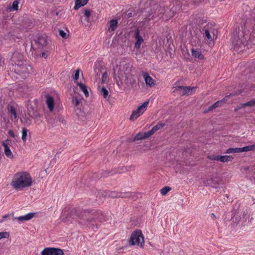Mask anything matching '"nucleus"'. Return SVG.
<instances>
[{"instance_id": "40", "label": "nucleus", "mask_w": 255, "mask_h": 255, "mask_svg": "<svg viewBox=\"0 0 255 255\" xmlns=\"http://www.w3.org/2000/svg\"><path fill=\"white\" fill-rule=\"evenodd\" d=\"M24 22L25 23V24L22 25L23 28L26 29H30L32 26V22H31L28 19H25Z\"/></svg>"}, {"instance_id": "16", "label": "nucleus", "mask_w": 255, "mask_h": 255, "mask_svg": "<svg viewBox=\"0 0 255 255\" xmlns=\"http://www.w3.org/2000/svg\"><path fill=\"white\" fill-rule=\"evenodd\" d=\"M7 110L11 120L17 119L16 110L13 106L8 105L7 106Z\"/></svg>"}, {"instance_id": "15", "label": "nucleus", "mask_w": 255, "mask_h": 255, "mask_svg": "<svg viewBox=\"0 0 255 255\" xmlns=\"http://www.w3.org/2000/svg\"><path fill=\"white\" fill-rule=\"evenodd\" d=\"M231 96H233V94H230L229 95L226 96L225 98H224L223 100L217 101L213 105L209 107L208 110L212 111L216 108L219 107L221 106L222 103H225L226 101H227L228 98Z\"/></svg>"}, {"instance_id": "28", "label": "nucleus", "mask_w": 255, "mask_h": 255, "mask_svg": "<svg viewBox=\"0 0 255 255\" xmlns=\"http://www.w3.org/2000/svg\"><path fill=\"white\" fill-rule=\"evenodd\" d=\"M89 0H76L75 4L74 6V9L75 10L78 9L80 7L86 5Z\"/></svg>"}, {"instance_id": "26", "label": "nucleus", "mask_w": 255, "mask_h": 255, "mask_svg": "<svg viewBox=\"0 0 255 255\" xmlns=\"http://www.w3.org/2000/svg\"><path fill=\"white\" fill-rule=\"evenodd\" d=\"M30 52H31V55L34 57H37L38 56L46 58L47 57V55L45 52H42L41 54L37 53L35 51V49L33 47V44H31V49Z\"/></svg>"}, {"instance_id": "59", "label": "nucleus", "mask_w": 255, "mask_h": 255, "mask_svg": "<svg viewBox=\"0 0 255 255\" xmlns=\"http://www.w3.org/2000/svg\"><path fill=\"white\" fill-rule=\"evenodd\" d=\"M238 110V109L236 108L235 109V111H237Z\"/></svg>"}, {"instance_id": "23", "label": "nucleus", "mask_w": 255, "mask_h": 255, "mask_svg": "<svg viewBox=\"0 0 255 255\" xmlns=\"http://www.w3.org/2000/svg\"><path fill=\"white\" fill-rule=\"evenodd\" d=\"M125 81L126 84L128 86H131L132 84H133L135 80L134 79L132 75L131 74L129 75H127L124 78V79L123 81Z\"/></svg>"}, {"instance_id": "42", "label": "nucleus", "mask_w": 255, "mask_h": 255, "mask_svg": "<svg viewBox=\"0 0 255 255\" xmlns=\"http://www.w3.org/2000/svg\"><path fill=\"white\" fill-rule=\"evenodd\" d=\"M19 2L18 0H15L13 1L11 9L12 10H17L18 7V4Z\"/></svg>"}, {"instance_id": "43", "label": "nucleus", "mask_w": 255, "mask_h": 255, "mask_svg": "<svg viewBox=\"0 0 255 255\" xmlns=\"http://www.w3.org/2000/svg\"><path fill=\"white\" fill-rule=\"evenodd\" d=\"M83 13H84V14L86 17V18L88 19L91 15V11L89 9H84L83 10ZM87 20L88 21V19Z\"/></svg>"}, {"instance_id": "13", "label": "nucleus", "mask_w": 255, "mask_h": 255, "mask_svg": "<svg viewBox=\"0 0 255 255\" xmlns=\"http://www.w3.org/2000/svg\"><path fill=\"white\" fill-rule=\"evenodd\" d=\"M34 42L37 46L43 47L47 44V37L43 35H39L35 38Z\"/></svg>"}, {"instance_id": "36", "label": "nucleus", "mask_w": 255, "mask_h": 255, "mask_svg": "<svg viewBox=\"0 0 255 255\" xmlns=\"http://www.w3.org/2000/svg\"><path fill=\"white\" fill-rule=\"evenodd\" d=\"M100 94L104 98H107L109 96V91L104 87H103L100 90Z\"/></svg>"}, {"instance_id": "52", "label": "nucleus", "mask_w": 255, "mask_h": 255, "mask_svg": "<svg viewBox=\"0 0 255 255\" xmlns=\"http://www.w3.org/2000/svg\"><path fill=\"white\" fill-rule=\"evenodd\" d=\"M55 120H56V121H59V122H61L62 123H65V120L60 117H57V118L55 119Z\"/></svg>"}, {"instance_id": "49", "label": "nucleus", "mask_w": 255, "mask_h": 255, "mask_svg": "<svg viewBox=\"0 0 255 255\" xmlns=\"http://www.w3.org/2000/svg\"><path fill=\"white\" fill-rule=\"evenodd\" d=\"M72 103L77 106L79 104V101L77 97H74L72 99Z\"/></svg>"}, {"instance_id": "20", "label": "nucleus", "mask_w": 255, "mask_h": 255, "mask_svg": "<svg viewBox=\"0 0 255 255\" xmlns=\"http://www.w3.org/2000/svg\"><path fill=\"white\" fill-rule=\"evenodd\" d=\"M46 98V104L47 105L48 108L49 109L50 111H52L54 109V99L52 97L49 96V95H47L45 96Z\"/></svg>"}, {"instance_id": "11", "label": "nucleus", "mask_w": 255, "mask_h": 255, "mask_svg": "<svg viewBox=\"0 0 255 255\" xmlns=\"http://www.w3.org/2000/svg\"><path fill=\"white\" fill-rule=\"evenodd\" d=\"M11 60L14 63V65H17L25 61L24 60L23 55L19 52H14L11 57Z\"/></svg>"}, {"instance_id": "46", "label": "nucleus", "mask_w": 255, "mask_h": 255, "mask_svg": "<svg viewBox=\"0 0 255 255\" xmlns=\"http://www.w3.org/2000/svg\"><path fill=\"white\" fill-rule=\"evenodd\" d=\"M75 210L72 211L67 216L66 218V222H72V220H70V218L72 217V216L75 213Z\"/></svg>"}, {"instance_id": "19", "label": "nucleus", "mask_w": 255, "mask_h": 255, "mask_svg": "<svg viewBox=\"0 0 255 255\" xmlns=\"http://www.w3.org/2000/svg\"><path fill=\"white\" fill-rule=\"evenodd\" d=\"M34 213H29L24 216H19L18 217L14 218V220H17L18 221L23 222L24 221H28L32 219L34 216Z\"/></svg>"}, {"instance_id": "3", "label": "nucleus", "mask_w": 255, "mask_h": 255, "mask_svg": "<svg viewBox=\"0 0 255 255\" xmlns=\"http://www.w3.org/2000/svg\"><path fill=\"white\" fill-rule=\"evenodd\" d=\"M114 71V79L119 85V81H122L126 76L131 74L132 65L130 63H121Z\"/></svg>"}, {"instance_id": "53", "label": "nucleus", "mask_w": 255, "mask_h": 255, "mask_svg": "<svg viewBox=\"0 0 255 255\" xmlns=\"http://www.w3.org/2000/svg\"><path fill=\"white\" fill-rule=\"evenodd\" d=\"M3 60H2V58L0 56V71L3 70Z\"/></svg>"}, {"instance_id": "45", "label": "nucleus", "mask_w": 255, "mask_h": 255, "mask_svg": "<svg viewBox=\"0 0 255 255\" xmlns=\"http://www.w3.org/2000/svg\"><path fill=\"white\" fill-rule=\"evenodd\" d=\"M108 196L112 198L119 197V192L116 191H110L108 193Z\"/></svg>"}, {"instance_id": "25", "label": "nucleus", "mask_w": 255, "mask_h": 255, "mask_svg": "<svg viewBox=\"0 0 255 255\" xmlns=\"http://www.w3.org/2000/svg\"><path fill=\"white\" fill-rule=\"evenodd\" d=\"M104 68L103 66L101 65V64L99 62H96L95 63L94 66V72L96 73V76H100V73L102 72V70H104Z\"/></svg>"}, {"instance_id": "18", "label": "nucleus", "mask_w": 255, "mask_h": 255, "mask_svg": "<svg viewBox=\"0 0 255 255\" xmlns=\"http://www.w3.org/2000/svg\"><path fill=\"white\" fill-rule=\"evenodd\" d=\"M143 77L145 84L149 86L150 87H152L155 85V81L147 73H144L143 75Z\"/></svg>"}, {"instance_id": "22", "label": "nucleus", "mask_w": 255, "mask_h": 255, "mask_svg": "<svg viewBox=\"0 0 255 255\" xmlns=\"http://www.w3.org/2000/svg\"><path fill=\"white\" fill-rule=\"evenodd\" d=\"M192 55L196 59L199 60H202L204 58V56L201 51L196 50L194 48L191 49Z\"/></svg>"}, {"instance_id": "10", "label": "nucleus", "mask_w": 255, "mask_h": 255, "mask_svg": "<svg viewBox=\"0 0 255 255\" xmlns=\"http://www.w3.org/2000/svg\"><path fill=\"white\" fill-rule=\"evenodd\" d=\"M41 255H64L62 250L56 248H46L41 253Z\"/></svg>"}, {"instance_id": "31", "label": "nucleus", "mask_w": 255, "mask_h": 255, "mask_svg": "<svg viewBox=\"0 0 255 255\" xmlns=\"http://www.w3.org/2000/svg\"><path fill=\"white\" fill-rule=\"evenodd\" d=\"M240 152L253 151L255 150V144L246 146L243 147H240Z\"/></svg>"}, {"instance_id": "12", "label": "nucleus", "mask_w": 255, "mask_h": 255, "mask_svg": "<svg viewBox=\"0 0 255 255\" xmlns=\"http://www.w3.org/2000/svg\"><path fill=\"white\" fill-rule=\"evenodd\" d=\"M221 183V179L220 177H215L211 178L206 180V185L213 188H217Z\"/></svg>"}, {"instance_id": "38", "label": "nucleus", "mask_w": 255, "mask_h": 255, "mask_svg": "<svg viewBox=\"0 0 255 255\" xmlns=\"http://www.w3.org/2000/svg\"><path fill=\"white\" fill-rule=\"evenodd\" d=\"M171 188L169 186H165L160 190V193L162 195H166Z\"/></svg>"}, {"instance_id": "48", "label": "nucleus", "mask_w": 255, "mask_h": 255, "mask_svg": "<svg viewBox=\"0 0 255 255\" xmlns=\"http://www.w3.org/2000/svg\"><path fill=\"white\" fill-rule=\"evenodd\" d=\"M108 78V73L107 71H105L102 75V82L104 83Z\"/></svg>"}, {"instance_id": "21", "label": "nucleus", "mask_w": 255, "mask_h": 255, "mask_svg": "<svg viewBox=\"0 0 255 255\" xmlns=\"http://www.w3.org/2000/svg\"><path fill=\"white\" fill-rule=\"evenodd\" d=\"M28 114L30 117L33 119H37L40 117L39 113L32 107L28 109Z\"/></svg>"}, {"instance_id": "6", "label": "nucleus", "mask_w": 255, "mask_h": 255, "mask_svg": "<svg viewBox=\"0 0 255 255\" xmlns=\"http://www.w3.org/2000/svg\"><path fill=\"white\" fill-rule=\"evenodd\" d=\"M129 245H137L140 247L144 244V238L140 230L134 231L129 240Z\"/></svg>"}, {"instance_id": "39", "label": "nucleus", "mask_w": 255, "mask_h": 255, "mask_svg": "<svg viewBox=\"0 0 255 255\" xmlns=\"http://www.w3.org/2000/svg\"><path fill=\"white\" fill-rule=\"evenodd\" d=\"M243 222L246 223L247 220H249L250 214L247 212H244L242 215Z\"/></svg>"}, {"instance_id": "30", "label": "nucleus", "mask_w": 255, "mask_h": 255, "mask_svg": "<svg viewBox=\"0 0 255 255\" xmlns=\"http://www.w3.org/2000/svg\"><path fill=\"white\" fill-rule=\"evenodd\" d=\"M164 126L165 124L164 123H159L154 126L150 130L148 131V132H150V135H152L154 132Z\"/></svg>"}, {"instance_id": "60", "label": "nucleus", "mask_w": 255, "mask_h": 255, "mask_svg": "<svg viewBox=\"0 0 255 255\" xmlns=\"http://www.w3.org/2000/svg\"><path fill=\"white\" fill-rule=\"evenodd\" d=\"M2 221V220L0 221V223Z\"/></svg>"}, {"instance_id": "54", "label": "nucleus", "mask_w": 255, "mask_h": 255, "mask_svg": "<svg viewBox=\"0 0 255 255\" xmlns=\"http://www.w3.org/2000/svg\"><path fill=\"white\" fill-rule=\"evenodd\" d=\"M8 134L11 137L14 138L15 136L14 133H13V132L11 129H9L8 130Z\"/></svg>"}, {"instance_id": "37", "label": "nucleus", "mask_w": 255, "mask_h": 255, "mask_svg": "<svg viewBox=\"0 0 255 255\" xmlns=\"http://www.w3.org/2000/svg\"><path fill=\"white\" fill-rule=\"evenodd\" d=\"M131 196V193L129 192H119V197L120 198H129Z\"/></svg>"}, {"instance_id": "17", "label": "nucleus", "mask_w": 255, "mask_h": 255, "mask_svg": "<svg viewBox=\"0 0 255 255\" xmlns=\"http://www.w3.org/2000/svg\"><path fill=\"white\" fill-rule=\"evenodd\" d=\"M149 133L150 132H148V131L145 132H138L135 135L132 141H135L136 140L148 138L150 136Z\"/></svg>"}, {"instance_id": "24", "label": "nucleus", "mask_w": 255, "mask_h": 255, "mask_svg": "<svg viewBox=\"0 0 255 255\" xmlns=\"http://www.w3.org/2000/svg\"><path fill=\"white\" fill-rule=\"evenodd\" d=\"M109 31L110 32L114 31L118 27V20L117 19H112L109 22Z\"/></svg>"}, {"instance_id": "47", "label": "nucleus", "mask_w": 255, "mask_h": 255, "mask_svg": "<svg viewBox=\"0 0 255 255\" xmlns=\"http://www.w3.org/2000/svg\"><path fill=\"white\" fill-rule=\"evenodd\" d=\"M208 157L209 159H210L211 160L219 161L220 155H212L209 156Z\"/></svg>"}, {"instance_id": "2", "label": "nucleus", "mask_w": 255, "mask_h": 255, "mask_svg": "<svg viewBox=\"0 0 255 255\" xmlns=\"http://www.w3.org/2000/svg\"><path fill=\"white\" fill-rule=\"evenodd\" d=\"M33 180L30 175L26 172H17L14 174L11 185L13 189L20 191L32 185Z\"/></svg>"}, {"instance_id": "1", "label": "nucleus", "mask_w": 255, "mask_h": 255, "mask_svg": "<svg viewBox=\"0 0 255 255\" xmlns=\"http://www.w3.org/2000/svg\"><path fill=\"white\" fill-rule=\"evenodd\" d=\"M77 216L81 220V224L92 229H98L101 223L106 221L104 214L99 210H84Z\"/></svg>"}, {"instance_id": "9", "label": "nucleus", "mask_w": 255, "mask_h": 255, "mask_svg": "<svg viewBox=\"0 0 255 255\" xmlns=\"http://www.w3.org/2000/svg\"><path fill=\"white\" fill-rule=\"evenodd\" d=\"M214 25L212 23H208L202 29L201 32L204 33L209 40H211L212 37L211 33H212L213 36H215Z\"/></svg>"}, {"instance_id": "33", "label": "nucleus", "mask_w": 255, "mask_h": 255, "mask_svg": "<svg viewBox=\"0 0 255 255\" xmlns=\"http://www.w3.org/2000/svg\"><path fill=\"white\" fill-rule=\"evenodd\" d=\"M78 85L80 87V88L81 90V91H83V92L84 93L85 96L86 97H89V92L88 91L87 87L84 84H83L82 83H78Z\"/></svg>"}, {"instance_id": "56", "label": "nucleus", "mask_w": 255, "mask_h": 255, "mask_svg": "<svg viewBox=\"0 0 255 255\" xmlns=\"http://www.w3.org/2000/svg\"><path fill=\"white\" fill-rule=\"evenodd\" d=\"M131 16H132V13L131 12H128V13H127V17L128 18L131 17Z\"/></svg>"}, {"instance_id": "34", "label": "nucleus", "mask_w": 255, "mask_h": 255, "mask_svg": "<svg viewBox=\"0 0 255 255\" xmlns=\"http://www.w3.org/2000/svg\"><path fill=\"white\" fill-rule=\"evenodd\" d=\"M225 153L227 154H230L232 153H240V147L229 148L228 149L226 150Z\"/></svg>"}, {"instance_id": "57", "label": "nucleus", "mask_w": 255, "mask_h": 255, "mask_svg": "<svg viewBox=\"0 0 255 255\" xmlns=\"http://www.w3.org/2000/svg\"><path fill=\"white\" fill-rule=\"evenodd\" d=\"M8 216H9V215H3V216L2 217V219H5V218H7Z\"/></svg>"}, {"instance_id": "55", "label": "nucleus", "mask_w": 255, "mask_h": 255, "mask_svg": "<svg viewBox=\"0 0 255 255\" xmlns=\"http://www.w3.org/2000/svg\"><path fill=\"white\" fill-rule=\"evenodd\" d=\"M211 218L213 219V220H215L216 217V216L214 214V213H212L211 214Z\"/></svg>"}, {"instance_id": "14", "label": "nucleus", "mask_w": 255, "mask_h": 255, "mask_svg": "<svg viewBox=\"0 0 255 255\" xmlns=\"http://www.w3.org/2000/svg\"><path fill=\"white\" fill-rule=\"evenodd\" d=\"M135 38L136 42L134 44V47L136 49H139L140 47L141 43L143 41L142 37L140 35L139 29H137L135 32Z\"/></svg>"}, {"instance_id": "41", "label": "nucleus", "mask_w": 255, "mask_h": 255, "mask_svg": "<svg viewBox=\"0 0 255 255\" xmlns=\"http://www.w3.org/2000/svg\"><path fill=\"white\" fill-rule=\"evenodd\" d=\"M255 106V100H252L250 101H249L248 102H246L245 103H244L242 105V107H245L247 106L249 107H252Z\"/></svg>"}, {"instance_id": "58", "label": "nucleus", "mask_w": 255, "mask_h": 255, "mask_svg": "<svg viewBox=\"0 0 255 255\" xmlns=\"http://www.w3.org/2000/svg\"><path fill=\"white\" fill-rule=\"evenodd\" d=\"M47 122L49 123H52V122H51V120H47Z\"/></svg>"}, {"instance_id": "35", "label": "nucleus", "mask_w": 255, "mask_h": 255, "mask_svg": "<svg viewBox=\"0 0 255 255\" xmlns=\"http://www.w3.org/2000/svg\"><path fill=\"white\" fill-rule=\"evenodd\" d=\"M28 132V130L23 128L22 129V137L21 138L23 141H25L27 140V133Z\"/></svg>"}, {"instance_id": "4", "label": "nucleus", "mask_w": 255, "mask_h": 255, "mask_svg": "<svg viewBox=\"0 0 255 255\" xmlns=\"http://www.w3.org/2000/svg\"><path fill=\"white\" fill-rule=\"evenodd\" d=\"M232 44L234 50L237 51L244 50L247 44V37H246L243 31H239L237 35H234L232 38Z\"/></svg>"}, {"instance_id": "50", "label": "nucleus", "mask_w": 255, "mask_h": 255, "mask_svg": "<svg viewBox=\"0 0 255 255\" xmlns=\"http://www.w3.org/2000/svg\"><path fill=\"white\" fill-rule=\"evenodd\" d=\"M79 77V70H76L75 71V73L74 75L73 76V79L75 80H77L78 79Z\"/></svg>"}, {"instance_id": "29", "label": "nucleus", "mask_w": 255, "mask_h": 255, "mask_svg": "<svg viewBox=\"0 0 255 255\" xmlns=\"http://www.w3.org/2000/svg\"><path fill=\"white\" fill-rule=\"evenodd\" d=\"M233 217H232V219L233 221L238 224L241 220V218L240 217V214L239 211H234L232 213Z\"/></svg>"}, {"instance_id": "7", "label": "nucleus", "mask_w": 255, "mask_h": 255, "mask_svg": "<svg viewBox=\"0 0 255 255\" xmlns=\"http://www.w3.org/2000/svg\"><path fill=\"white\" fill-rule=\"evenodd\" d=\"M148 103L149 101H146L141 105L138 106L135 110L133 111L130 116L129 120L132 121L136 120L146 111Z\"/></svg>"}, {"instance_id": "8", "label": "nucleus", "mask_w": 255, "mask_h": 255, "mask_svg": "<svg viewBox=\"0 0 255 255\" xmlns=\"http://www.w3.org/2000/svg\"><path fill=\"white\" fill-rule=\"evenodd\" d=\"M174 88L175 89L173 91V92H175L176 91L181 96L191 95L196 89V87H187L183 86H177Z\"/></svg>"}, {"instance_id": "44", "label": "nucleus", "mask_w": 255, "mask_h": 255, "mask_svg": "<svg viewBox=\"0 0 255 255\" xmlns=\"http://www.w3.org/2000/svg\"><path fill=\"white\" fill-rule=\"evenodd\" d=\"M9 236V234L8 232H0V240L2 239L8 238Z\"/></svg>"}, {"instance_id": "5", "label": "nucleus", "mask_w": 255, "mask_h": 255, "mask_svg": "<svg viewBox=\"0 0 255 255\" xmlns=\"http://www.w3.org/2000/svg\"><path fill=\"white\" fill-rule=\"evenodd\" d=\"M14 71L22 78H25L27 75L32 72V68L26 61H25L17 65H14Z\"/></svg>"}, {"instance_id": "51", "label": "nucleus", "mask_w": 255, "mask_h": 255, "mask_svg": "<svg viewBox=\"0 0 255 255\" xmlns=\"http://www.w3.org/2000/svg\"><path fill=\"white\" fill-rule=\"evenodd\" d=\"M59 35L62 37V38H66V33L63 30H59Z\"/></svg>"}, {"instance_id": "32", "label": "nucleus", "mask_w": 255, "mask_h": 255, "mask_svg": "<svg viewBox=\"0 0 255 255\" xmlns=\"http://www.w3.org/2000/svg\"><path fill=\"white\" fill-rule=\"evenodd\" d=\"M233 158V157L232 156L220 155L219 161L222 162L232 161Z\"/></svg>"}, {"instance_id": "27", "label": "nucleus", "mask_w": 255, "mask_h": 255, "mask_svg": "<svg viewBox=\"0 0 255 255\" xmlns=\"http://www.w3.org/2000/svg\"><path fill=\"white\" fill-rule=\"evenodd\" d=\"M2 145L4 147V152L5 155L9 158H12L13 155L12 153V152L11 151V150L10 149L9 146L7 144H6L4 142H2Z\"/></svg>"}]
</instances>
